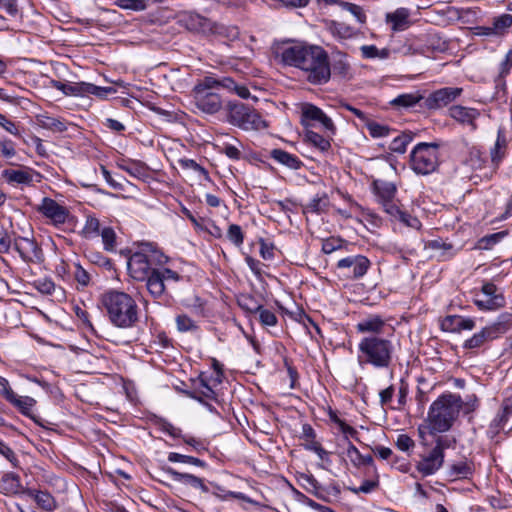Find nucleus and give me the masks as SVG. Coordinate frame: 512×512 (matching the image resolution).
I'll return each instance as SVG.
<instances>
[{"instance_id":"obj_22","label":"nucleus","mask_w":512,"mask_h":512,"mask_svg":"<svg viewBox=\"0 0 512 512\" xmlns=\"http://www.w3.org/2000/svg\"><path fill=\"white\" fill-rule=\"evenodd\" d=\"M474 327L475 321L473 319L459 315L447 316L441 323L442 330L454 333H459L462 330H472Z\"/></svg>"},{"instance_id":"obj_36","label":"nucleus","mask_w":512,"mask_h":512,"mask_svg":"<svg viewBox=\"0 0 512 512\" xmlns=\"http://www.w3.org/2000/svg\"><path fill=\"white\" fill-rule=\"evenodd\" d=\"M507 149V141L505 134L502 130L497 133L496 142L490 150L491 161L493 165L498 166L502 159L505 157Z\"/></svg>"},{"instance_id":"obj_62","label":"nucleus","mask_w":512,"mask_h":512,"mask_svg":"<svg viewBox=\"0 0 512 512\" xmlns=\"http://www.w3.org/2000/svg\"><path fill=\"white\" fill-rule=\"evenodd\" d=\"M258 313H259L260 322L263 325L275 326L277 324V317L272 311L264 309L261 306V308L258 310Z\"/></svg>"},{"instance_id":"obj_55","label":"nucleus","mask_w":512,"mask_h":512,"mask_svg":"<svg viewBox=\"0 0 512 512\" xmlns=\"http://www.w3.org/2000/svg\"><path fill=\"white\" fill-rule=\"evenodd\" d=\"M101 237L105 250L113 251L116 245V234L111 227H105L101 231Z\"/></svg>"},{"instance_id":"obj_53","label":"nucleus","mask_w":512,"mask_h":512,"mask_svg":"<svg viewBox=\"0 0 512 512\" xmlns=\"http://www.w3.org/2000/svg\"><path fill=\"white\" fill-rule=\"evenodd\" d=\"M512 415V405L504 404L501 412L496 416L492 422V426L496 429H504L508 418Z\"/></svg>"},{"instance_id":"obj_56","label":"nucleus","mask_w":512,"mask_h":512,"mask_svg":"<svg viewBox=\"0 0 512 512\" xmlns=\"http://www.w3.org/2000/svg\"><path fill=\"white\" fill-rule=\"evenodd\" d=\"M227 238L237 247H240L243 244L244 241V235L242 232V229L237 224H231L229 225L228 231H227Z\"/></svg>"},{"instance_id":"obj_31","label":"nucleus","mask_w":512,"mask_h":512,"mask_svg":"<svg viewBox=\"0 0 512 512\" xmlns=\"http://www.w3.org/2000/svg\"><path fill=\"white\" fill-rule=\"evenodd\" d=\"M372 187L379 203L395 199L397 188L394 183L377 179L373 181Z\"/></svg>"},{"instance_id":"obj_48","label":"nucleus","mask_w":512,"mask_h":512,"mask_svg":"<svg viewBox=\"0 0 512 512\" xmlns=\"http://www.w3.org/2000/svg\"><path fill=\"white\" fill-rule=\"evenodd\" d=\"M339 5L344 10L351 13L360 24H363L366 22V14L361 6L354 4V3H350V2H344V1H341L339 3Z\"/></svg>"},{"instance_id":"obj_39","label":"nucleus","mask_w":512,"mask_h":512,"mask_svg":"<svg viewBox=\"0 0 512 512\" xmlns=\"http://www.w3.org/2000/svg\"><path fill=\"white\" fill-rule=\"evenodd\" d=\"M37 124L44 129L51 130L53 132H63L66 130V124L58 118L41 114L36 117Z\"/></svg>"},{"instance_id":"obj_23","label":"nucleus","mask_w":512,"mask_h":512,"mask_svg":"<svg viewBox=\"0 0 512 512\" xmlns=\"http://www.w3.org/2000/svg\"><path fill=\"white\" fill-rule=\"evenodd\" d=\"M496 330L493 327H484L463 343V348L474 350L483 347L486 343L496 339Z\"/></svg>"},{"instance_id":"obj_34","label":"nucleus","mask_w":512,"mask_h":512,"mask_svg":"<svg viewBox=\"0 0 512 512\" xmlns=\"http://www.w3.org/2000/svg\"><path fill=\"white\" fill-rule=\"evenodd\" d=\"M218 384H215L212 378L208 379L206 377L201 376L199 383L194 391V398L202 401V398L206 399H215L216 393L214 391V387Z\"/></svg>"},{"instance_id":"obj_61","label":"nucleus","mask_w":512,"mask_h":512,"mask_svg":"<svg viewBox=\"0 0 512 512\" xmlns=\"http://www.w3.org/2000/svg\"><path fill=\"white\" fill-rule=\"evenodd\" d=\"M178 163L184 169H193V170L197 171L198 173L202 174L203 176H205L206 178L208 177L207 170L204 167H202L201 165H199L193 159H187V158L179 159Z\"/></svg>"},{"instance_id":"obj_58","label":"nucleus","mask_w":512,"mask_h":512,"mask_svg":"<svg viewBox=\"0 0 512 512\" xmlns=\"http://www.w3.org/2000/svg\"><path fill=\"white\" fill-rule=\"evenodd\" d=\"M239 306L250 313H256L261 308V305L258 304L252 296L242 295L238 299Z\"/></svg>"},{"instance_id":"obj_33","label":"nucleus","mask_w":512,"mask_h":512,"mask_svg":"<svg viewBox=\"0 0 512 512\" xmlns=\"http://www.w3.org/2000/svg\"><path fill=\"white\" fill-rule=\"evenodd\" d=\"M270 156L278 163L290 169L297 170L303 165L302 161L296 155L288 153L282 149H273L270 152Z\"/></svg>"},{"instance_id":"obj_17","label":"nucleus","mask_w":512,"mask_h":512,"mask_svg":"<svg viewBox=\"0 0 512 512\" xmlns=\"http://www.w3.org/2000/svg\"><path fill=\"white\" fill-rule=\"evenodd\" d=\"M449 116L462 125H468L472 131L477 129L476 120L480 112L475 108L454 105L449 108Z\"/></svg>"},{"instance_id":"obj_4","label":"nucleus","mask_w":512,"mask_h":512,"mask_svg":"<svg viewBox=\"0 0 512 512\" xmlns=\"http://www.w3.org/2000/svg\"><path fill=\"white\" fill-rule=\"evenodd\" d=\"M359 362L376 368H386L392 361L393 344L390 340L373 335L361 339L358 345Z\"/></svg>"},{"instance_id":"obj_52","label":"nucleus","mask_w":512,"mask_h":512,"mask_svg":"<svg viewBox=\"0 0 512 512\" xmlns=\"http://www.w3.org/2000/svg\"><path fill=\"white\" fill-rule=\"evenodd\" d=\"M473 468L470 463L463 461L451 466V476L467 478L472 475Z\"/></svg>"},{"instance_id":"obj_13","label":"nucleus","mask_w":512,"mask_h":512,"mask_svg":"<svg viewBox=\"0 0 512 512\" xmlns=\"http://www.w3.org/2000/svg\"><path fill=\"white\" fill-rule=\"evenodd\" d=\"M144 281H146V288L149 294L157 300L158 303L165 306L172 305L173 297L168 293L167 286L158 275L157 270H152L150 276Z\"/></svg>"},{"instance_id":"obj_19","label":"nucleus","mask_w":512,"mask_h":512,"mask_svg":"<svg viewBox=\"0 0 512 512\" xmlns=\"http://www.w3.org/2000/svg\"><path fill=\"white\" fill-rule=\"evenodd\" d=\"M380 204L383 207L384 211L392 218L399 220L400 222L411 228L417 229L420 227V221L416 217L411 216L409 213L402 211L395 202V199L387 200L381 202Z\"/></svg>"},{"instance_id":"obj_49","label":"nucleus","mask_w":512,"mask_h":512,"mask_svg":"<svg viewBox=\"0 0 512 512\" xmlns=\"http://www.w3.org/2000/svg\"><path fill=\"white\" fill-rule=\"evenodd\" d=\"M390 49V53L399 54L402 56H410L416 54L418 51L413 47L409 40L403 42L394 43Z\"/></svg>"},{"instance_id":"obj_7","label":"nucleus","mask_w":512,"mask_h":512,"mask_svg":"<svg viewBox=\"0 0 512 512\" xmlns=\"http://www.w3.org/2000/svg\"><path fill=\"white\" fill-rule=\"evenodd\" d=\"M227 118L230 124L242 130H260L267 127L261 115L241 102H230L227 105Z\"/></svg>"},{"instance_id":"obj_9","label":"nucleus","mask_w":512,"mask_h":512,"mask_svg":"<svg viewBox=\"0 0 512 512\" xmlns=\"http://www.w3.org/2000/svg\"><path fill=\"white\" fill-rule=\"evenodd\" d=\"M51 86L55 89L63 92L65 95L84 96V95H95L98 98H107L110 94L116 93V89L108 87L96 86L92 83L80 82L73 84H65L58 80H51Z\"/></svg>"},{"instance_id":"obj_60","label":"nucleus","mask_w":512,"mask_h":512,"mask_svg":"<svg viewBox=\"0 0 512 512\" xmlns=\"http://www.w3.org/2000/svg\"><path fill=\"white\" fill-rule=\"evenodd\" d=\"M115 5L127 10L142 11L146 8L144 0H116Z\"/></svg>"},{"instance_id":"obj_35","label":"nucleus","mask_w":512,"mask_h":512,"mask_svg":"<svg viewBox=\"0 0 512 512\" xmlns=\"http://www.w3.org/2000/svg\"><path fill=\"white\" fill-rule=\"evenodd\" d=\"M301 486L317 498L326 501L327 497L324 495V487H322L312 474L300 475Z\"/></svg>"},{"instance_id":"obj_26","label":"nucleus","mask_w":512,"mask_h":512,"mask_svg":"<svg viewBox=\"0 0 512 512\" xmlns=\"http://www.w3.org/2000/svg\"><path fill=\"white\" fill-rule=\"evenodd\" d=\"M427 249L433 251L432 257L438 261H446L455 255L454 247L451 243H446L441 239L431 240L426 245Z\"/></svg>"},{"instance_id":"obj_37","label":"nucleus","mask_w":512,"mask_h":512,"mask_svg":"<svg viewBox=\"0 0 512 512\" xmlns=\"http://www.w3.org/2000/svg\"><path fill=\"white\" fill-rule=\"evenodd\" d=\"M329 206V199L327 194L322 193L321 195L317 194L314 198L310 200L308 204L303 207V213H315L320 214L325 212Z\"/></svg>"},{"instance_id":"obj_45","label":"nucleus","mask_w":512,"mask_h":512,"mask_svg":"<svg viewBox=\"0 0 512 512\" xmlns=\"http://www.w3.org/2000/svg\"><path fill=\"white\" fill-rule=\"evenodd\" d=\"M361 53L364 58H380L386 59L390 56V49L383 48L378 49L375 45H363L361 48Z\"/></svg>"},{"instance_id":"obj_51","label":"nucleus","mask_w":512,"mask_h":512,"mask_svg":"<svg viewBox=\"0 0 512 512\" xmlns=\"http://www.w3.org/2000/svg\"><path fill=\"white\" fill-rule=\"evenodd\" d=\"M168 460L170 462H180V463H188L199 467H204L205 463L199 458L193 456H187L175 452H171L168 455Z\"/></svg>"},{"instance_id":"obj_11","label":"nucleus","mask_w":512,"mask_h":512,"mask_svg":"<svg viewBox=\"0 0 512 512\" xmlns=\"http://www.w3.org/2000/svg\"><path fill=\"white\" fill-rule=\"evenodd\" d=\"M463 92L460 87H445L438 89L425 98L424 106L430 110L440 109L456 100Z\"/></svg>"},{"instance_id":"obj_44","label":"nucleus","mask_w":512,"mask_h":512,"mask_svg":"<svg viewBox=\"0 0 512 512\" xmlns=\"http://www.w3.org/2000/svg\"><path fill=\"white\" fill-rule=\"evenodd\" d=\"M234 143H223L221 152L232 160H240L242 157L241 148L243 144L236 138L233 139Z\"/></svg>"},{"instance_id":"obj_8","label":"nucleus","mask_w":512,"mask_h":512,"mask_svg":"<svg viewBox=\"0 0 512 512\" xmlns=\"http://www.w3.org/2000/svg\"><path fill=\"white\" fill-rule=\"evenodd\" d=\"M158 252L152 249L151 245H143L140 251L133 253L128 260V271L135 280L144 281L152 272V262L157 260L163 263V255H157Z\"/></svg>"},{"instance_id":"obj_21","label":"nucleus","mask_w":512,"mask_h":512,"mask_svg":"<svg viewBox=\"0 0 512 512\" xmlns=\"http://www.w3.org/2000/svg\"><path fill=\"white\" fill-rule=\"evenodd\" d=\"M164 472L175 482L190 486L194 489H199L203 493H207L209 491L203 480L197 476L189 473H180L171 467L164 468Z\"/></svg>"},{"instance_id":"obj_46","label":"nucleus","mask_w":512,"mask_h":512,"mask_svg":"<svg viewBox=\"0 0 512 512\" xmlns=\"http://www.w3.org/2000/svg\"><path fill=\"white\" fill-rule=\"evenodd\" d=\"M100 221L95 216H87L82 234L86 238L99 235Z\"/></svg>"},{"instance_id":"obj_16","label":"nucleus","mask_w":512,"mask_h":512,"mask_svg":"<svg viewBox=\"0 0 512 512\" xmlns=\"http://www.w3.org/2000/svg\"><path fill=\"white\" fill-rule=\"evenodd\" d=\"M370 264V260L363 255H351L340 259L337 263V267L339 269H347L349 271L348 276L358 279L367 273Z\"/></svg>"},{"instance_id":"obj_28","label":"nucleus","mask_w":512,"mask_h":512,"mask_svg":"<svg viewBox=\"0 0 512 512\" xmlns=\"http://www.w3.org/2000/svg\"><path fill=\"white\" fill-rule=\"evenodd\" d=\"M184 26L193 32L205 33L211 30L210 21L196 13H188L181 20Z\"/></svg>"},{"instance_id":"obj_63","label":"nucleus","mask_w":512,"mask_h":512,"mask_svg":"<svg viewBox=\"0 0 512 512\" xmlns=\"http://www.w3.org/2000/svg\"><path fill=\"white\" fill-rule=\"evenodd\" d=\"M0 126L5 131L10 133L11 135H14V136H19L20 135V131H19V128H18L17 124L15 122H13L12 120L8 119L2 113H0Z\"/></svg>"},{"instance_id":"obj_30","label":"nucleus","mask_w":512,"mask_h":512,"mask_svg":"<svg viewBox=\"0 0 512 512\" xmlns=\"http://www.w3.org/2000/svg\"><path fill=\"white\" fill-rule=\"evenodd\" d=\"M117 165L136 179L145 180L149 176L147 165L141 161L122 160Z\"/></svg>"},{"instance_id":"obj_1","label":"nucleus","mask_w":512,"mask_h":512,"mask_svg":"<svg viewBox=\"0 0 512 512\" xmlns=\"http://www.w3.org/2000/svg\"><path fill=\"white\" fill-rule=\"evenodd\" d=\"M277 56L285 65L299 68L307 73V80L314 85H322L331 77L328 54L317 45H284L276 50Z\"/></svg>"},{"instance_id":"obj_2","label":"nucleus","mask_w":512,"mask_h":512,"mask_svg":"<svg viewBox=\"0 0 512 512\" xmlns=\"http://www.w3.org/2000/svg\"><path fill=\"white\" fill-rule=\"evenodd\" d=\"M102 303L110 322L123 329L135 327L139 321V308L132 296L112 290L103 295Z\"/></svg>"},{"instance_id":"obj_6","label":"nucleus","mask_w":512,"mask_h":512,"mask_svg":"<svg viewBox=\"0 0 512 512\" xmlns=\"http://www.w3.org/2000/svg\"><path fill=\"white\" fill-rule=\"evenodd\" d=\"M410 167L419 175L433 173L439 166V145L436 143H419L410 154Z\"/></svg>"},{"instance_id":"obj_5","label":"nucleus","mask_w":512,"mask_h":512,"mask_svg":"<svg viewBox=\"0 0 512 512\" xmlns=\"http://www.w3.org/2000/svg\"><path fill=\"white\" fill-rule=\"evenodd\" d=\"M219 81L213 77L199 80L191 92L195 107L205 114H216L222 108V100L218 94Z\"/></svg>"},{"instance_id":"obj_14","label":"nucleus","mask_w":512,"mask_h":512,"mask_svg":"<svg viewBox=\"0 0 512 512\" xmlns=\"http://www.w3.org/2000/svg\"><path fill=\"white\" fill-rule=\"evenodd\" d=\"M13 248L25 262H40L42 260L41 249L32 238L14 237Z\"/></svg>"},{"instance_id":"obj_29","label":"nucleus","mask_w":512,"mask_h":512,"mask_svg":"<svg viewBox=\"0 0 512 512\" xmlns=\"http://www.w3.org/2000/svg\"><path fill=\"white\" fill-rule=\"evenodd\" d=\"M325 28L332 36L340 40L351 39L356 35L353 27L335 20H326Z\"/></svg>"},{"instance_id":"obj_38","label":"nucleus","mask_w":512,"mask_h":512,"mask_svg":"<svg viewBox=\"0 0 512 512\" xmlns=\"http://www.w3.org/2000/svg\"><path fill=\"white\" fill-rule=\"evenodd\" d=\"M304 140L321 152L328 151L331 147L330 141L328 139L311 129H306L304 133Z\"/></svg>"},{"instance_id":"obj_25","label":"nucleus","mask_w":512,"mask_h":512,"mask_svg":"<svg viewBox=\"0 0 512 512\" xmlns=\"http://www.w3.org/2000/svg\"><path fill=\"white\" fill-rule=\"evenodd\" d=\"M23 493L33 499L38 507L46 512H52L57 507L54 497L46 491L25 489Z\"/></svg>"},{"instance_id":"obj_54","label":"nucleus","mask_w":512,"mask_h":512,"mask_svg":"<svg viewBox=\"0 0 512 512\" xmlns=\"http://www.w3.org/2000/svg\"><path fill=\"white\" fill-rule=\"evenodd\" d=\"M512 25V15L510 14H503L499 17H496L493 20V31L496 34L503 33L507 28H509Z\"/></svg>"},{"instance_id":"obj_24","label":"nucleus","mask_w":512,"mask_h":512,"mask_svg":"<svg viewBox=\"0 0 512 512\" xmlns=\"http://www.w3.org/2000/svg\"><path fill=\"white\" fill-rule=\"evenodd\" d=\"M7 402L17 409L22 415L33 418V408L36 400L30 396H20L15 391L10 393Z\"/></svg>"},{"instance_id":"obj_20","label":"nucleus","mask_w":512,"mask_h":512,"mask_svg":"<svg viewBox=\"0 0 512 512\" xmlns=\"http://www.w3.org/2000/svg\"><path fill=\"white\" fill-rule=\"evenodd\" d=\"M410 16L411 12L408 8L400 7L386 14V23L392 31H404L412 24Z\"/></svg>"},{"instance_id":"obj_57","label":"nucleus","mask_w":512,"mask_h":512,"mask_svg":"<svg viewBox=\"0 0 512 512\" xmlns=\"http://www.w3.org/2000/svg\"><path fill=\"white\" fill-rule=\"evenodd\" d=\"M366 126L369 131V134L374 138L387 136L389 135L390 132L388 126L379 124L374 121H367Z\"/></svg>"},{"instance_id":"obj_40","label":"nucleus","mask_w":512,"mask_h":512,"mask_svg":"<svg viewBox=\"0 0 512 512\" xmlns=\"http://www.w3.org/2000/svg\"><path fill=\"white\" fill-rule=\"evenodd\" d=\"M423 99V96L419 94L418 92L415 93H406L398 95L396 98H394L390 103L393 106L397 107H412L419 103Z\"/></svg>"},{"instance_id":"obj_3","label":"nucleus","mask_w":512,"mask_h":512,"mask_svg":"<svg viewBox=\"0 0 512 512\" xmlns=\"http://www.w3.org/2000/svg\"><path fill=\"white\" fill-rule=\"evenodd\" d=\"M464 402L459 395L446 393L439 396L430 406L428 411V421L431 427L438 432L444 433L450 430L453 423L458 418Z\"/></svg>"},{"instance_id":"obj_42","label":"nucleus","mask_w":512,"mask_h":512,"mask_svg":"<svg viewBox=\"0 0 512 512\" xmlns=\"http://www.w3.org/2000/svg\"><path fill=\"white\" fill-rule=\"evenodd\" d=\"M413 135L411 132H403L395 137L390 143V150L399 154L406 151L407 145L412 141Z\"/></svg>"},{"instance_id":"obj_47","label":"nucleus","mask_w":512,"mask_h":512,"mask_svg":"<svg viewBox=\"0 0 512 512\" xmlns=\"http://www.w3.org/2000/svg\"><path fill=\"white\" fill-rule=\"evenodd\" d=\"M511 322H512V313L505 312V313H502L501 315H499L497 321L491 325H488V327L495 328L496 337H498L500 334L505 333L508 330Z\"/></svg>"},{"instance_id":"obj_15","label":"nucleus","mask_w":512,"mask_h":512,"mask_svg":"<svg viewBox=\"0 0 512 512\" xmlns=\"http://www.w3.org/2000/svg\"><path fill=\"white\" fill-rule=\"evenodd\" d=\"M38 211L50 219L56 226L64 224L69 216V211L66 207L48 197L43 198Z\"/></svg>"},{"instance_id":"obj_64","label":"nucleus","mask_w":512,"mask_h":512,"mask_svg":"<svg viewBox=\"0 0 512 512\" xmlns=\"http://www.w3.org/2000/svg\"><path fill=\"white\" fill-rule=\"evenodd\" d=\"M0 454L5 457L13 467L19 466V460L15 454V452L3 441L0 444Z\"/></svg>"},{"instance_id":"obj_18","label":"nucleus","mask_w":512,"mask_h":512,"mask_svg":"<svg viewBox=\"0 0 512 512\" xmlns=\"http://www.w3.org/2000/svg\"><path fill=\"white\" fill-rule=\"evenodd\" d=\"M444 457V454H439L432 449L427 455L421 456L416 464V469L424 477L433 475L442 467Z\"/></svg>"},{"instance_id":"obj_32","label":"nucleus","mask_w":512,"mask_h":512,"mask_svg":"<svg viewBox=\"0 0 512 512\" xmlns=\"http://www.w3.org/2000/svg\"><path fill=\"white\" fill-rule=\"evenodd\" d=\"M0 492L5 495L23 493L19 475L15 473L4 474L0 480Z\"/></svg>"},{"instance_id":"obj_41","label":"nucleus","mask_w":512,"mask_h":512,"mask_svg":"<svg viewBox=\"0 0 512 512\" xmlns=\"http://www.w3.org/2000/svg\"><path fill=\"white\" fill-rule=\"evenodd\" d=\"M3 176L9 183L29 184L32 181L31 174L24 170H5Z\"/></svg>"},{"instance_id":"obj_59","label":"nucleus","mask_w":512,"mask_h":512,"mask_svg":"<svg viewBox=\"0 0 512 512\" xmlns=\"http://www.w3.org/2000/svg\"><path fill=\"white\" fill-rule=\"evenodd\" d=\"M456 443L453 437L444 435L438 436L435 440L434 450L439 454H444L445 449L452 448Z\"/></svg>"},{"instance_id":"obj_10","label":"nucleus","mask_w":512,"mask_h":512,"mask_svg":"<svg viewBox=\"0 0 512 512\" xmlns=\"http://www.w3.org/2000/svg\"><path fill=\"white\" fill-rule=\"evenodd\" d=\"M475 305L480 310H497L505 306V297L492 282H484L479 293H475Z\"/></svg>"},{"instance_id":"obj_43","label":"nucleus","mask_w":512,"mask_h":512,"mask_svg":"<svg viewBox=\"0 0 512 512\" xmlns=\"http://www.w3.org/2000/svg\"><path fill=\"white\" fill-rule=\"evenodd\" d=\"M176 327L179 332H196L199 327L197 322L186 314H179L175 318Z\"/></svg>"},{"instance_id":"obj_12","label":"nucleus","mask_w":512,"mask_h":512,"mask_svg":"<svg viewBox=\"0 0 512 512\" xmlns=\"http://www.w3.org/2000/svg\"><path fill=\"white\" fill-rule=\"evenodd\" d=\"M313 122H319L327 131L334 133L335 126L320 108L313 104L305 103L301 107V124L309 129Z\"/></svg>"},{"instance_id":"obj_27","label":"nucleus","mask_w":512,"mask_h":512,"mask_svg":"<svg viewBox=\"0 0 512 512\" xmlns=\"http://www.w3.org/2000/svg\"><path fill=\"white\" fill-rule=\"evenodd\" d=\"M385 326V320L381 316L370 315L357 323L356 330L360 333H372L377 336L383 332Z\"/></svg>"},{"instance_id":"obj_50","label":"nucleus","mask_w":512,"mask_h":512,"mask_svg":"<svg viewBox=\"0 0 512 512\" xmlns=\"http://www.w3.org/2000/svg\"><path fill=\"white\" fill-rule=\"evenodd\" d=\"M332 71L336 76H340L341 78H347L349 76L350 64L344 55H341L338 60L334 61Z\"/></svg>"}]
</instances>
